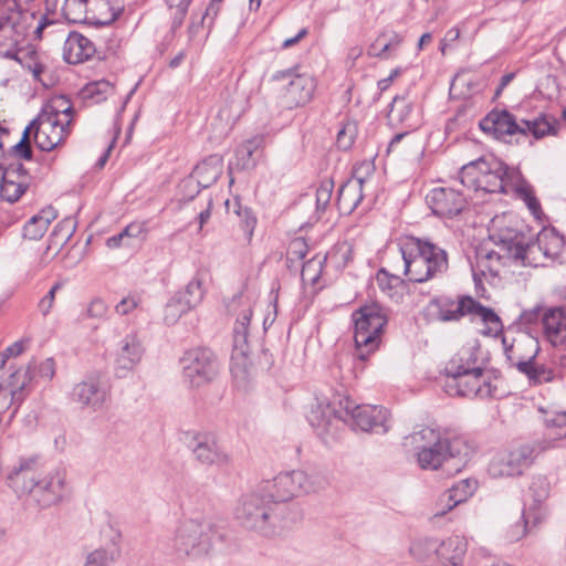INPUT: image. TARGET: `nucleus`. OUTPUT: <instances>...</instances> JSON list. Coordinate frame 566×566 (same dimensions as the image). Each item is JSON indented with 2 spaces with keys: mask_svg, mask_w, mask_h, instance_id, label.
Instances as JSON below:
<instances>
[{
  "mask_svg": "<svg viewBox=\"0 0 566 566\" xmlns=\"http://www.w3.org/2000/svg\"><path fill=\"white\" fill-rule=\"evenodd\" d=\"M307 251L308 249L305 240L303 238H296L291 241L287 252L293 259L301 260L306 256Z\"/></svg>",
  "mask_w": 566,
  "mask_h": 566,
  "instance_id": "774afa93",
  "label": "nucleus"
},
{
  "mask_svg": "<svg viewBox=\"0 0 566 566\" xmlns=\"http://www.w3.org/2000/svg\"><path fill=\"white\" fill-rule=\"evenodd\" d=\"M544 335L555 347L566 349V310L552 307L545 311L542 317ZM562 365L566 367V355L562 357Z\"/></svg>",
  "mask_w": 566,
  "mask_h": 566,
  "instance_id": "b1692460",
  "label": "nucleus"
},
{
  "mask_svg": "<svg viewBox=\"0 0 566 566\" xmlns=\"http://www.w3.org/2000/svg\"><path fill=\"white\" fill-rule=\"evenodd\" d=\"M72 399L83 409L101 411L111 400V389L102 377L91 375L73 387Z\"/></svg>",
  "mask_w": 566,
  "mask_h": 566,
  "instance_id": "f8f14e48",
  "label": "nucleus"
},
{
  "mask_svg": "<svg viewBox=\"0 0 566 566\" xmlns=\"http://www.w3.org/2000/svg\"><path fill=\"white\" fill-rule=\"evenodd\" d=\"M214 524L207 520H184L177 527L172 542L177 553L189 557L207 555L219 537Z\"/></svg>",
  "mask_w": 566,
  "mask_h": 566,
  "instance_id": "0eeeda50",
  "label": "nucleus"
},
{
  "mask_svg": "<svg viewBox=\"0 0 566 566\" xmlns=\"http://www.w3.org/2000/svg\"><path fill=\"white\" fill-rule=\"evenodd\" d=\"M63 286V283L62 282H56L52 287L51 290L48 292L46 295H44L39 304H38V307H39V311L42 313L43 316H46L52 307H53V304H54V300H55V293L61 290Z\"/></svg>",
  "mask_w": 566,
  "mask_h": 566,
  "instance_id": "69168bd1",
  "label": "nucleus"
},
{
  "mask_svg": "<svg viewBox=\"0 0 566 566\" xmlns=\"http://www.w3.org/2000/svg\"><path fill=\"white\" fill-rule=\"evenodd\" d=\"M478 349L473 347L461 349L446 366L447 376H463L484 371L478 365Z\"/></svg>",
  "mask_w": 566,
  "mask_h": 566,
  "instance_id": "c85d7f7f",
  "label": "nucleus"
},
{
  "mask_svg": "<svg viewBox=\"0 0 566 566\" xmlns=\"http://www.w3.org/2000/svg\"><path fill=\"white\" fill-rule=\"evenodd\" d=\"M190 310L186 308L178 297L174 295L165 307V322L167 324H174L182 314H186Z\"/></svg>",
  "mask_w": 566,
  "mask_h": 566,
  "instance_id": "13d9d810",
  "label": "nucleus"
},
{
  "mask_svg": "<svg viewBox=\"0 0 566 566\" xmlns=\"http://www.w3.org/2000/svg\"><path fill=\"white\" fill-rule=\"evenodd\" d=\"M522 119L520 122L507 111H492L481 122L480 127L483 132L493 135L497 139L507 136L522 134Z\"/></svg>",
  "mask_w": 566,
  "mask_h": 566,
  "instance_id": "4be33fe9",
  "label": "nucleus"
},
{
  "mask_svg": "<svg viewBox=\"0 0 566 566\" xmlns=\"http://www.w3.org/2000/svg\"><path fill=\"white\" fill-rule=\"evenodd\" d=\"M235 516L242 526L263 536L280 535L291 525L287 509L273 503L259 489L242 496Z\"/></svg>",
  "mask_w": 566,
  "mask_h": 566,
  "instance_id": "39448f33",
  "label": "nucleus"
},
{
  "mask_svg": "<svg viewBox=\"0 0 566 566\" xmlns=\"http://www.w3.org/2000/svg\"><path fill=\"white\" fill-rule=\"evenodd\" d=\"M143 304V296L138 293H130L115 306V312L119 315H128Z\"/></svg>",
  "mask_w": 566,
  "mask_h": 566,
  "instance_id": "680f3d73",
  "label": "nucleus"
},
{
  "mask_svg": "<svg viewBox=\"0 0 566 566\" xmlns=\"http://www.w3.org/2000/svg\"><path fill=\"white\" fill-rule=\"evenodd\" d=\"M467 549L468 542L465 537L460 535H452L444 541H439L437 557L443 564L463 560Z\"/></svg>",
  "mask_w": 566,
  "mask_h": 566,
  "instance_id": "72a5a7b5",
  "label": "nucleus"
},
{
  "mask_svg": "<svg viewBox=\"0 0 566 566\" xmlns=\"http://www.w3.org/2000/svg\"><path fill=\"white\" fill-rule=\"evenodd\" d=\"M227 307L229 313L237 317L233 327L234 349L244 354L253 313L252 301L249 296L240 293L231 298Z\"/></svg>",
  "mask_w": 566,
  "mask_h": 566,
  "instance_id": "a211bd4d",
  "label": "nucleus"
},
{
  "mask_svg": "<svg viewBox=\"0 0 566 566\" xmlns=\"http://www.w3.org/2000/svg\"><path fill=\"white\" fill-rule=\"evenodd\" d=\"M65 474L62 471H54L41 480H36L33 497L42 506L52 505L63 496Z\"/></svg>",
  "mask_w": 566,
  "mask_h": 566,
  "instance_id": "a878e982",
  "label": "nucleus"
},
{
  "mask_svg": "<svg viewBox=\"0 0 566 566\" xmlns=\"http://www.w3.org/2000/svg\"><path fill=\"white\" fill-rule=\"evenodd\" d=\"M323 488L317 476L302 470L282 472L272 480L263 481L259 490L273 503L286 502L300 494H308L319 491Z\"/></svg>",
  "mask_w": 566,
  "mask_h": 566,
  "instance_id": "6e6552de",
  "label": "nucleus"
},
{
  "mask_svg": "<svg viewBox=\"0 0 566 566\" xmlns=\"http://www.w3.org/2000/svg\"><path fill=\"white\" fill-rule=\"evenodd\" d=\"M403 274L409 281L424 283L447 272L448 253L428 239L406 238L400 243Z\"/></svg>",
  "mask_w": 566,
  "mask_h": 566,
  "instance_id": "20e7f679",
  "label": "nucleus"
},
{
  "mask_svg": "<svg viewBox=\"0 0 566 566\" xmlns=\"http://www.w3.org/2000/svg\"><path fill=\"white\" fill-rule=\"evenodd\" d=\"M38 459L34 457L20 459L17 467L8 475L10 488L18 494H33L36 486Z\"/></svg>",
  "mask_w": 566,
  "mask_h": 566,
  "instance_id": "393cba45",
  "label": "nucleus"
},
{
  "mask_svg": "<svg viewBox=\"0 0 566 566\" xmlns=\"http://www.w3.org/2000/svg\"><path fill=\"white\" fill-rule=\"evenodd\" d=\"M324 260L325 258L314 256L304 262L301 272L303 280L316 282L322 273Z\"/></svg>",
  "mask_w": 566,
  "mask_h": 566,
  "instance_id": "bf43d9fd",
  "label": "nucleus"
},
{
  "mask_svg": "<svg viewBox=\"0 0 566 566\" xmlns=\"http://www.w3.org/2000/svg\"><path fill=\"white\" fill-rule=\"evenodd\" d=\"M564 438H566V411L546 420L543 440L522 443L495 454L490 461L489 474L493 478L518 476L538 454L559 447L558 442Z\"/></svg>",
  "mask_w": 566,
  "mask_h": 566,
  "instance_id": "f03ea898",
  "label": "nucleus"
},
{
  "mask_svg": "<svg viewBox=\"0 0 566 566\" xmlns=\"http://www.w3.org/2000/svg\"><path fill=\"white\" fill-rule=\"evenodd\" d=\"M531 501L528 505H546L549 496V484L543 478L535 479L530 486Z\"/></svg>",
  "mask_w": 566,
  "mask_h": 566,
  "instance_id": "603ef678",
  "label": "nucleus"
},
{
  "mask_svg": "<svg viewBox=\"0 0 566 566\" xmlns=\"http://www.w3.org/2000/svg\"><path fill=\"white\" fill-rule=\"evenodd\" d=\"M114 93V86L107 81H97L87 84L83 90L84 98H90L94 103L105 101Z\"/></svg>",
  "mask_w": 566,
  "mask_h": 566,
  "instance_id": "8fccbe9b",
  "label": "nucleus"
},
{
  "mask_svg": "<svg viewBox=\"0 0 566 566\" xmlns=\"http://www.w3.org/2000/svg\"><path fill=\"white\" fill-rule=\"evenodd\" d=\"M469 302V307H467L468 314L480 318L486 326L484 331L485 334H496L502 328V323L497 314L479 302L474 301L472 297Z\"/></svg>",
  "mask_w": 566,
  "mask_h": 566,
  "instance_id": "58836bf2",
  "label": "nucleus"
},
{
  "mask_svg": "<svg viewBox=\"0 0 566 566\" xmlns=\"http://www.w3.org/2000/svg\"><path fill=\"white\" fill-rule=\"evenodd\" d=\"M432 212L439 217L452 218L467 206L464 195L453 187H437L430 190L426 197Z\"/></svg>",
  "mask_w": 566,
  "mask_h": 566,
  "instance_id": "f3484780",
  "label": "nucleus"
},
{
  "mask_svg": "<svg viewBox=\"0 0 566 566\" xmlns=\"http://www.w3.org/2000/svg\"><path fill=\"white\" fill-rule=\"evenodd\" d=\"M512 260L520 262L525 266H539L544 265L547 260L544 258V250L539 249V241L536 238L532 241L531 237H525L524 242L521 247V251L514 252Z\"/></svg>",
  "mask_w": 566,
  "mask_h": 566,
  "instance_id": "c9c22d12",
  "label": "nucleus"
},
{
  "mask_svg": "<svg viewBox=\"0 0 566 566\" xmlns=\"http://www.w3.org/2000/svg\"><path fill=\"white\" fill-rule=\"evenodd\" d=\"M512 255L499 251L481 247L476 250L475 263L472 265L473 277L476 283L482 281H492L497 277L502 266Z\"/></svg>",
  "mask_w": 566,
  "mask_h": 566,
  "instance_id": "aec40b11",
  "label": "nucleus"
},
{
  "mask_svg": "<svg viewBox=\"0 0 566 566\" xmlns=\"http://www.w3.org/2000/svg\"><path fill=\"white\" fill-rule=\"evenodd\" d=\"M418 444L417 461L423 470H438L448 460L455 461V471L463 468L472 453L464 438L426 427L411 436Z\"/></svg>",
  "mask_w": 566,
  "mask_h": 566,
  "instance_id": "7ed1b4c3",
  "label": "nucleus"
},
{
  "mask_svg": "<svg viewBox=\"0 0 566 566\" xmlns=\"http://www.w3.org/2000/svg\"><path fill=\"white\" fill-rule=\"evenodd\" d=\"M438 547H439V539L423 537V538H419V539L415 541L411 544L409 552L418 560L424 562L433 555L437 556Z\"/></svg>",
  "mask_w": 566,
  "mask_h": 566,
  "instance_id": "09e8293b",
  "label": "nucleus"
},
{
  "mask_svg": "<svg viewBox=\"0 0 566 566\" xmlns=\"http://www.w3.org/2000/svg\"><path fill=\"white\" fill-rule=\"evenodd\" d=\"M195 206H199L200 210L197 214V220L199 222V231L202 230L203 226L208 222L211 216V207L212 200L211 198H205L202 195H198L195 198Z\"/></svg>",
  "mask_w": 566,
  "mask_h": 566,
  "instance_id": "e2e57ef3",
  "label": "nucleus"
},
{
  "mask_svg": "<svg viewBox=\"0 0 566 566\" xmlns=\"http://www.w3.org/2000/svg\"><path fill=\"white\" fill-rule=\"evenodd\" d=\"M56 217V211L52 207L42 209L25 223L23 237L29 240H40Z\"/></svg>",
  "mask_w": 566,
  "mask_h": 566,
  "instance_id": "f704fd0d",
  "label": "nucleus"
},
{
  "mask_svg": "<svg viewBox=\"0 0 566 566\" xmlns=\"http://www.w3.org/2000/svg\"><path fill=\"white\" fill-rule=\"evenodd\" d=\"M374 166L369 161H364L355 166L353 176L338 190L337 207L340 213L350 214L360 203L363 195V184L365 176L371 174Z\"/></svg>",
  "mask_w": 566,
  "mask_h": 566,
  "instance_id": "2eb2a0df",
  "label": "nucleus"
},
{
  "mask_svg": "<svg viewBox=\"0 0 566 566\" xmlns=\"http://www.w3.org/2000/svg\"><path fill=\"white\" fill-rule=\"evenodd\" d=\"M353 319L357 356L365 360L379 345L380 334L388 322V311L374 302L355 311Z\"/></svg>",
  "mask_w": 566,
  "mask_h": 566,
  "instance_id": "423d86ee",
  "label": "nucleus"
},
{
  "mask_svg": "<svg viewBox=\"0 0 566 566\" xmlns=\"http://www.w3.org/2000/svg\"><path fill=\"white\" fill-rule=\"evenodd\" d=\"M145 347L137 334L126 335L120 343L117 364L123 369H133L140 363Z\"/></svg>",
  "mask_w": 566,
  "mask_h": 566,
  "instance_id": "7c9ffc66",
  "label": "nucleus"
},
{
  "mask_svg": "<svg viewBox=\"0 0 566 566\" xmlns=\"http://www.w3.org/2000/svg\"><path fill=\"white\" fill-rule=\"evenodd\" d=\"M461 184L491 193L514 191L534 214L541 209L533 188L522 178L520 171L510 168L494 156L464 165L461 170Z\"/></svg>",
  "mask_w": 566,
  "mask_h": 566,
  "instance_id": "f257e3e1",
  "label": "nucleus"
},
{
  "mask_svg": "<svg viewBox=\"0 0 566 566\" xmlns=\"http://www.w3.org/2000/svg\"><path fill=\"white\" fill-rule=\"evenodd\" d=\"M307 418L312 427L324 430L331 422L332 409L328 405L318 403L311 409Z\"/></svg>",
  "mask_w": 566,
  "mask_h": 566,
  "instance_id": "864d4df0",
  "label": "nucleus"
},
{
  "mask_svg": "<svg viewBox=\"0 0 566 566\" xmlns=\"http://www.w3.org/2000/svg\"><path fill=\"white\" fill-rule=\"evenodd\" d=\"M504 352L510 365L518 371L525 370L526 365L532 364L539 352V344L536 338L528 334H520L509 342L503 338Z\"/></svg>",
  "mask_w": 566,
  "mask_h": 566,
  "instance_id": "6ab92c4d",
  "label": "nucleus"
},
{
  "mask_svg": "<svg viewBox=\"0 0 566 566\" xmlns=\"http://www.w3.org/2000/svg\"><path fill=\"white\" fill-rule=\"evenodd\" d=\"M259 147L258 140H248L237 149V159L238 164L241 166V168L245 169L254 165L252 160V155Z\"/></svg>",
  "mask_w": 566,
  "mask_h": 566,
  "instance_id": "4d7b16f0",
  "label": "nucleus"
},
{
  "mask_svg": "<svg viewBox=\"0 0 566 566\" xmlns=\"http://www.w3.org/2000/svg\"><path fill=\"white\" fill-rule=\"evenodd\" d=\"M356 124L355 123H346L343 128L337 133V145L342 149H348L355 139L356 136Z\"/></svg>",
  "mask_w": 566,
  "mask_h": 566,
  "instance_id": "0e129e2a",
  "label": "nucleus"
},
{
  "mask_svg": "<svg viewBox=\"0 0 566 566\" xmlns=\"http://www.w3.org/2000/svg\"><path fill=\"white\" fill-rule=\"evenodd\" d=\"M31 378L29 371L23 368L12 371L4 384V389H9L12 402H20L23 399L22 390L28 386Z\"/></svg>",
  "mask_w": 566,
  "mask_h": 566,
  "instance_id": "a18cd8bd",
  "label": "nucleus"
},
{
  "mask_svg": "<svg viewBox=\"0 0 566 566\" xmlns=\"http://www.w3.org/2000/svg\"><path fill=\"white\" fill-rule=\"evenodd\" d=\"M274 77L287 81L282 97L289 108L304 106L312 99L316 84L311 75L285 71Z\"/></svg>",
  "mask_w": 566,
  "mask_h": 566,
  "instance_id": "dca6fc26",
  "label": "nucleus"
},
{
  "mask_svg": "<svg viewBox=\"0 0 566 566\" xmlns=\"http://www.w3.org/2000/svg\"><path fill=\"white\" fill-rule=\"evenodd\" d=\"M62 13L71 23H87L88 0H65Z\"/></svg>",
  "mask_w": 566,
  "mask_h": 566,
  "instance_id": "49530a36",
  "label": "nucleus"
},
{
  "mask_svg": "<svg viewBox=\"0 0 566 566\" xmlns=\"http://www.w3.org/2000/svg\"><path fill=\"white\" fill-rule=\"evenodd\" d=\"M223 160L219 155H211L200 164H198L193 170V175L197 178V184L202 187L216 182L222 174Z\"/></svg>",
  "mask_w": 566,
  "mask_h": 566,
  "instance_id": "473e14b6",
  "label": "nucleus"
},
{
  "mask_svg": "<svg viewBox=\"0 0 566 566\" xmlns=\"http://www.w3.org/2000/svg\"><path fill=\"white\" fill-rule=\"evenodd\" d=\"M191 1L192 0H166L169 10L172 11V29L181 27Z\"/></svg>",
  "mask_w": 566,
  "mask_h": 566,
  "instance_id": "6e6d98bb",
  "label": "nucleus"
},
{
  "mask_svg": "<svg viewBox=\"0 0 566 566\" xmlns=\"http://www.w3.org/2000/svg\"><path fill=\"white\" fill-rule=\"evenodd\" d=\"M115 18L116 12L111 0H88V24L105 25L113 22Z\"/></svg>",
  "mask_w": 566,
  "mask_h": 566,
  "instance_id": "ea45409f",
  "label": "nucleus"
},
{
  "mask_svg": "<svg viewBox=\"0 0 566 566\" xmlns=\"http://www.w3.org/2000/svg\"><path fill=\"white\" fill-rule=\"evenodd\" d=\"M401 43V36L397 33H392L389 40L386 39V34L381 33L370 44L368 54L370 56L387 59L389 56V50L397 48Z\"/></svg>",
  "mask_w": 566,
  "mask_h": 566,
  "instance_id": "de8ad7c7",
  "label": "nucleus"
},
{
  "mask_svg": "<svg viewBox=\"0 0 566 566\" xmlns=\"http://www.w3.org/2000/svg\"><path fill=\"white\" fill-rule=\"evenodd\" d=\"M478 489V481L474 479H463L442 494L440 501L446 505L436 512V516H442L451 511L458 504L465 502Z\"/></svg>",
  "mask_w": 566,
  "mask_h": 566,
  "instance_id": "cd10ccee",
  "label": "nucleus"
},
{
  "mask_svg": "<svg viewBox=\"0 0 566 566\" xmlns=\"http://www.w3.org/2000/svg\"><path fill=\"white\" fill-rule=\"evenodd\" d=\"M345 409L355 421V424L364 431L376 430L377 428H386L387 411L380 407L371 405L356 406L353 401H345Z\"/></svg>",
  "mask_w": 566,
  "mask_h": 566,
  "instance_id": "5701e85b",
  "label": "nucleus"
},
{
  "mask_svg": "<svg viewBox=\"0 0 566 566\" xmlns=\"http://www.w3.org/2000/svg\"><path fill=\"white\" fill-rule=\"evenodd\" d=\"M490 239L494 244L507 255H514V252L521 251L526 234L522 226L512 214L504 213L496 216L491 220Z\"/></svg>",
  "mask_w": 566,
  "mask_h": 566,
  "instance_id": "9b49d317",
  "label": "nucleus"
},
{
  "mask_svg": "<svg viewBox=\"0 0 566 566\" xmlns=\"http://www.w3.org/2000/svg\"><path fill=\"white\" fill-rule=\"evenodd\" d=\"M446 388L449 395L468 398H490L496 389L491 376L484 371L463 376H447Z\"/></svg>",
  "mask_w": 566,
  "mask_h": 566,
  "instance_id": "ddd939ff",
  "label": "nucleus"
},
{
  "mask_svg": "<svg viewBox=\"0 0 566 566\" xmlns=\"http://www.w3.org/2000/svg\"><path fill=\"white\" fill-rule=\"evenodd\" d=\"M73 113L74 111L71 101L65 96H56L52 98L41 112V114H46V116L67 122L69 125H72Z\"/></svg>",
  "mask_w": 566,
  "mask_h": 566,
  "instance_id": "79ce46f5",
  "label": "nucleus"
},
{
  "mask_svg": "<svg viewBox=\"0 0 566 566\" xmlns=\"http://www.w3.org/2000/svg\"><path fill=\"white\" fill-rule=\"evenodd\" d=\"M522 134H532L536 139L543 138L548 135H556L558 130V123L554 117L541 115L533 120L522 119Z\"/></svg>",
  "mask_w": 566,
  "mask_h": 566,
  "instance_id": "4c0bfd02",
  "label": "nucleus"
},
{
  "mask_svg": "<svg viewBox=\"0 0 566 566\" xmlns=\"http://www.w3.org/2000/svg\"><path fill=\"white\" fill-rule=\"evenodd\" d=\"M334 189V182L331 179L323 180L316 190V209L324 211L328 206Z\"/></svg>",
  "mask_w": 566,
  "mask_h": 566,
  "instance_id": "052dcab7",
  "label": "nucleus"
},
{
  "mask_svg": "<svg viewBox=\"0 0 566 566\" xmlns=\"http://www.w3.org/2000/svg\"><path fill=\"white\" fill-rule=\"evenodd\" d=\"M539 249L544 250V258L554 261L558 259L565 249L564 237L554 228H544L538 234Z\"/></svg>",
  "mask_w": 566,
  "mask_h": 566,
  "instance_id": "e433bc0d",
  "label": "nucleus"
},
{
  "mask_svg": "<svg viewBox=\"0 0 566 566\" xmlns=\"http://www.w3.org/2000/svg\"><path fill=\"white\" fill-rule=\"evenodd\" d=\"M31 127H27L23 132L21 140L13 146V151L17 156L24 159H31L32 150L29 143Z\"/></svg>",
  "mask_w": 566,
  "mask_h": 566,
  "instance_id": "338daca9",
  "label": "nucleus"
},
{
  "mask_svg": "<svg viewBox=\"0 0 566 566\" xmlns=\"http://www.w3.org/2000/svg\"><path fill=\"white\" fill-rule=\"evenodd\" d=\"M520 373L525 375L530 385L533 386L551 382L557 376L553 367L539 364L536 358L532 360V364L526 365L525 370H521Z\"/></svg>",
  "mask_w": 566,
  "mask_h": 566,
  "instance_id": "37998d69",
  "label": "nucleus"
},
{
  "mask_svg": "<svg viewBox=\"0 0 566 566\" xmlns=\"http://www.w3.org/2000/svg\"><path fill=\"white\" fill-rule=\"evenodd\" d=\"M29 186V177L22 164H11L2 170L0 197L8 202L18 201Z\"/></svg>",
  "mask_w": 566,
  "mask_h": 566,
  "instance_id": "412c9836",
  "label": "nucleus"
},
{
  "mask_svg": "<svg viewBox=\"0 0 566 566\" xmlns=\"http://www.w3.org/2000/svg\"><path fill=\"white\" fill-rule=\"evenodd\" d=\"M185 379L192 387H201L212 381L219 371L216 355L207 348H195L180 359Z\"/></svg>",
  "mask_w": 566,
  "mask_h": 566,
  "instance_id": "1a4fd4ad",
  "label": "nucleus"
},
{
  "mask_svg": "<svg viewBox=\"0 0 566 566\" xmlns=\"http://www.w3.org/2000/svg\"><path fill=\"white\" fill-rule=\"evenodd\" d=\"M75 231V223L72 219L65 218L60 221L49 239L48 250L55 249L60 251L72 238Z\"/></svg>",
  "mask_w": 566,
  "mask_h": 566,
  "instance_id": "c03bdc74",
  "label": "nucleus"
},
{
  "mask_svg": "<svg viewBox=\"0 0 566 566\" xmlns=\"http://www.w3.org/2000/svg\"><path fill=\"white\" fill-rule=\"evenodd\" d=\"M203 283V279L197 274L191 281H189L184 290L177 292L175 295L186 306V308L191 311L203 300L206 292Z\"/></svg>",
  "mask_w": 566,
  "mask_h": 566,
  "instance_id": "a19ab883",
  "label": "nucleus"
},
{
  "mask_svg": "<svg viewBox=\"0 0 566 566\" xmlns=\"http://www.w3.org/2000/svg\"><path fill=\"white\" fill-rule=\"evenodd\" d=\"M95 53L93 42L78 32H71L63 46V56L70 64L82 63Z\"/></svg>",
  "mask_w": 566,
  "mask_h": 566,
  "instance_id": "bb28decb",
  "label": "nucleus"
},
{
  "mask_svg": "<svg viewBox=\"0 0 566 566\" xmlns=\"http://www.w3.org/2000/svg\"><path fill=\"white\" fill-rule=\"evenodd\" d=\"M111 536L112 547H99L86 555L83 566H112L122 555L120 539L122 533L119 531H112Z\"/></svg>",
  "mask_w": 566,
  "mask_h": 566,
  "instance_id": "c756f323",
  "label": "nucleus"
},
{
  "mask_svg": "<svg viewBox=\"0 0 566 566\" xmlns=\"http://www.w3.org/2000/svg\"><path fill=\"white\" fill-rule=\"evenodd\" d=\"M470 296H463L459 300H451L449 297H441L431 303L437 310L436 317L440 322L459 321L462 316L467 315V307H469Z\"/></svg>",
  "mask_w": 566,
  "mask_h": 566,
  "instance_id": "2f4dec72",
  "label": "nucleus"
},
{
  "mask_svg": "<svg viewBox=\"0 0 566 566\" xmlns=\"http://www.w3.org/2000/svg\"><path fill=\"white\" fill-rule=\"evenodd\" d=\"M193 459L202 467L224 468L232 459L218 437L212 432H197L189 444Z\"/></svg>",
  "mask_w": 566,
  "mask_h": 566,
  "instance_id": "9d476101",
  "label": "nucleus"
},
{
  "mask_svg": "<svg viewBox=\"0 0 566 566\" xmlns=\"http://www.w3.org/2000/svg\"><path fill=\"white\" fill-rule=\"evenodd\" d=\"M548 510L546 505H526V509L523 511V520H524V527L520 536L516 538H520L521 536H524L526 533V528L528 525L537 526L542 522H544L547 517Z\"/></svg>",
  "mask_w": 566,
  "mask_h": 566,
  "instance_id": "3c124183",
  "label": "nucleus"
},
{
  "mask_svg": "<svg viewBox=\"0 0 566 566\" xmlns=\"http://www.w3.org/2000/svg\"><path fill=\"white\" fill-rule=\"evenodd\" d=\"M29 127L35 128L34 142L43 151H51L61 145L71 132V125L67 122L41 113Z\"/></svg>",
  "mask_w": 566,
  "mask_h": 566,
  "instance_id": "4468645a",
  "label": "nucleus"
},
{
  "mask_svg": "<svg viewBox=\"0 0 566 566\" xmlns=\"http://www.w3.org/2000/svg\"><path fill=\"white\" fill-rule=\"evenodd\" d=\"M411 112V104L405 98L396 96L390 105L388 117L391 122L405 123Z\"/></svg>",
  "mask_w": 566,
  "mask_h": 566,
  "instance_id": "5fc2aeb1",
  "label": "nucleus"
}]
</instances>
